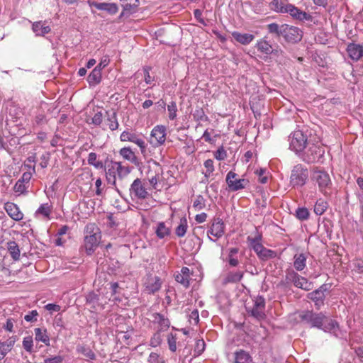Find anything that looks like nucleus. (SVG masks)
Segmentation results:
<instances>
[{
	"label": "nucleus",
	"instance_id": "nucleus-41",
	"mask_svg": "<svg viewBox=\"0 0 363 363\" xmlns=\"http://www.w3.org/2000/svg\"><path fill=\"white\" fill-rule=\"evenodd\" d=\"M155 233L157 238L163 239L170 234V229L166 226L164 222H160L155 229Z\"/></svg>",
	"mask_w": 363,
	"mask_h": 363
},
{
	"label": "nucleus",
	"instance_id": "nucleus-31",
	"mask_svg": "<svg viewBox=\"0 0 363 363\" xmlns=\"http://www.w3.org/2000/svg\"><path fill=\"white\" fill-rule=\"evenodd\" d=\"M111 164H112V169L116 171L119 179L126 177L131 171L128 166H123L120 162L111 161Z\"/></svg>",
	"mask_w": 363,
	"mask_h": 363
},
{
	"label": "nucleus",
	"instance_id": "nucleus-40",
	"mask_svg": "<svg viewBox=\"0 0 363 363\" xmlns=\"http://www.w3.org/2000/svg\"><path fill=\"white\" fill-rule=\"evenodd\" d=\"M99 296L96 293L91 291L86 296V303L91 305V308L93 311H96L98 307L100 306L99 303Z\"/></svg>",
	"mask_w": 363,
	"mask_h": 363
},
{
	"label": "nucleus",
	"instance_id": "nucleus-38",
	"mask_svg": "<svg viewBox=\"0 0 363 363\" xmlns=\"http://www.w3.org/2000/svg\"><path fill=\"white\" fill-rule=\"evenodd\" d=\"M294 267L297 271H302L306 266V256L303 253L294 255Z\"/></svg>",
	"mask_w": 363,
	"mask_h": 363
},
{
	"label": "nucleus",
	"instance_id": "nucleus-4",
	"mask_svg": "<svg viewBox=\"0 0 363 363\" xmlns=\"http://www.w3.org/2000/svg\"><path fill=\"white\" fill-rule=\"evenodd\" d=\"M311 179L318 184L319 190L324 194H327V190L330 189L332 185L329 174L318 167L313 169Z\"/></svg>",
	"mask_w": 363,
	"mask_h": 363
},
{
	"label": "nucleus",
	"instance_id": "nucleus-53",
	"mask_svg": "<svg viewBox=\"0 0 363 363\" xmlns=\"http://www.w3.org/2000/svg\"><path fill=\"white\" fill-rule=\"evenodd\" d=\"M296 216L301 220H305L308 218L309 212L306 208H298L296 211Z\"/></svg>",
	"mask_w": 363,
	"mask_h": 363
},
{
	"label": "nucleus",
	"instance_id": "nucleus-29",
	"mask_svg": "<svg viewBox=\"0 0 363 363\" xmlns=\"http://www.w3.org/2000/svg\"><path fill=\"white\" fill-rule=\"evenodd\" d=\"M286 24L279 25L277 23H272L267 25V32L275 38L283 37Z\"/></svg>",
	"mask_w": 363,
	"mask_h": 363
},
{
	"label": "nucleus",
	"instance_id": "nucleus-39",
	"mask_svg": "<svg viewBox=\"0 0 363 363\" xmlns=\"http://www.w3.org/2000/svg\"><path fill=\"white\" fill-rule=\"evenodd\" d=\"M101 81V71L94 68L87 77V82L90 86L99 84Z\"/></svg>",
	"mask_w": 363,
	"mask_h": 363
},
{
	"label": "nucleus",
	"instance_id": "nucleus-11",
	"mask_svg": "<svg viewBox=\"0 0 363 363\" xmlns=\"http://www.w3.org/2000/svg\"><path fill=\"white\" fill-rule=\"evenodd\" d=\"M225 233V224L223 220L219 218H214L212 220L211 225L207 231L208 237L210 240L215 241V240L212 239L211 235L216 237V238H221Z\"/></svg>",
	"mask_w": 363,
	"mask_h": 363
},
{
	"label": "nucleus",
	"instance_id": "nucleus-18",
	"mask_svg": "<svg viewBox=\"0 0 363 363\" xmlns=\"http://www.w3.org/2000/svg\"><path fill=\"white\" fill-rule=\"evenodd\" d=\"M152 323L157 325V330L164 332L170 327V320L164 314L153 313L152 314Z\"/></svg>",
	"mask_w": 363,
	"mask_h": 363
},
{
	"label": "nucleus",
	"instance_id": "nucleus-10",
	"mask_svg": "<svg viewBox=\"0 0 363 363\" xmlns=\"http://www.w3.org/2000/svg\"><path fill=\"white\" fill-rule=\"evenodd\" d=\"M265 299L263 296H257L255 298L253 307L247 311L249 313L258 320H264L266 318L264 313Z\"/></svg>",
	"mask_w": 363,
	"mask_h": 363
},
{
	"label": "nucleus",
	"instance_id": "nucleus-54",
	"mask_svg": "<svg viewBox=\"0 0 363 363\" xmlns=\"http://www.w3.org/2000/svg\"><path fill=\"white\" fill-rule=\"evenodd\" d=\"M28 187V186H26V184L18 180L13 186V191L19 194H23L27 192Z\"/></svg>",
	"mask_w": 363,
	"mask_h": 363
},
{
	"label": "nucleus",
	"instance_id": "nucleus-43",
	"mask_svg": "<svg viewBox=\"0 0 363 363\" xmlns=\"http://www.w3.org/2000/svg\"><path fill=\"white\" fill-rule=\"evenodd\" d=\"M187 227L186 218L184 217L182 218L179 225L175 229V234L179 238L184 237L186 233Z\"/></svg>",
	"mask_w": 363,
	"mask_h": 363
},
{
	"label": "nucleus",
	"instance_id": "nucleus-24",
	"mask_svg": "<svg viewBox=\"0 0 363 363\" xmlns=\"http://www.w3.org/2000/svg\"><path fill=\"white\" fill-rule=\"evenodd\" d=\"M347 51L349 57L354 61L359 60L363 56V47L358 44H349Z\"/></svg>",
	"mask_w": 363,
	"mask_h": 363
},
{
	"label": "nucleus",
	"instance_id": "nucleus-46",
	"mask_svg": "<svg viewBox=\"0 0 363 363\" xmlns=\"http://www.w3.org/2000/svg\"><path fill=\"white\" fill-rule=\"evenodd\" d=\"M328 203L320 199L317 201L314 206V213L316 215L320 216L325 213L328 208Z\"/></svg>",
	"mask_w": 363,
	"mask_h": 363
},
{
	"label": "nucleus",
	"instance_id": "nucleus-19",
	"mask_svg": "<svg viewBox=\"0 0 363 363\" xmlns=\"http://www.w3.org/2000/svg\"><path fill=\"white\" fill-rule=\"evenodd\" d=\"M253 359L249 352L238 349L233 353V363H252Z\"/></svg>",
	"mask_w": 363,
	"mask_h": 363
},
{
	"label": "nucleus",
	"instance_id": "nucleus-33",
	"mask_svg": "<svg viewBox=\"0 0 363 363\" xmlns=\"http://www.w3.org/2000/svg\"><path fill=\"white\" fill-rule=\"evenodd\" d=\"M120 155L125 159L135 165L139 164V160L130 147L121 148L119 151Z\"/></svg>",
	"mask_w": 363,
	"mask_h": 363
},
{
	"label": "nucleus",
	"instance_id": "nucleus-50",
	"mask_svg": "<svg viewBox=\"0 0 363 363\" xmlns=\"http://www.w3.org/2000/svg\"><path fill=\"white\" fill-rule=\"evenodd\" d=\"M177 335L173 333H169L167 335V343L169 346V349L172 352H175L177 350Z\"/></svg>",
	"mask_w": 363,
	"mask_h": 363
},
{
	"label": "nucleus",
	"instance_id": "nucleus-9",
	"mask_svg": "<svg viewBox=\"0 0 363 363\" xmlns=\"http://www.w3.org/2000/svg\"><path fill=\"white\" fill-rule=\"evenodd\" d=\"M166 138V128L164 125H157L151 131L149 142L153 147L164 144Z\"/></svg>",
	"mask_w": 363,
	"mask_h": 363
},
{
	"label": "nucleus",
	"instance_id": "nucleus-16",
	"mask_svg": "<svg viewBox=\"0 0 363 363\" xmlns=\"http://www.w3.org/2000/svg\"><path fill=\"white\" fill-rule=\"evenodd\" d=\"M152 169L154 172V174L151 175L148 179L150 184L155 189L160 180V177L162 173V168L158 162L153 161L152 164H149L148 165V171L147 172V175L150 174Z\"/></svg>",
	"mask_w": 363,
	"mask_h": 363
},
{
	"label": "nucleus",
	"instance_id": "nucleus-15",
	"mask_svg": "<svg viewBox=\"0 0 363 363\" xmlns=\"http://www.w3.org/2000/svg\"><path fill=\"white\" fill-rule=\"evenodd\" d=\"M284 11L289 13L293 18L300 21H312L313 20V17L311 14L300 10L291 4H286V8Z\"/></svg>",
	"mask_w": 363,
	"mask_h": 363
},
{
	"label": "nucleus",
	"instance_id": "nucleus-44",
	"mask_svg": "<svg viewBox=\"0 0 363 363\" xmlns=\"http://www.w3.org/2000/svg\"><path fill=\"white\" fill-rule=\"evenodd\" d=\"M77 350L78 352L82 354L86 358H89L92 360L96 359L95 353L88 346H84V345L77 346Z\"/></svg>",
	"mask_w": 363,
	"mask_h": 363
},
{
	"label": "nucleus",
	"instance_id": "nucleus-28",
	"mask_svg": "<svg viewBox=\"0 0 363 363\" xmlns=\"http://www.w3.org/2000/svg\"><path fill=\"white\" fill-rule=\"evenodd\" d=\"M244 272L242 271H230L227 273L226 276L223 280V284H228L230 283L235 284L239 282L243 277Z\"/></svg>",
	"mask_w": 363,
	"mask_h": 363
},
{
	"label": "nucleus",
	"instance_id": "nucleus-2",
	"mask_svg": "<svg viewBox=\"0 0 363 363\" xmlns=\"http://www.w3.org/2000/svg\"><path fill=\"white\" fill-rule=\"evenodd\" d=\"M101 233L94 223L86 224L84 229V245L82 247L87 255H91L99 245Z\"/></svg>",
	"mask_w": 363,
	"mask_h": 363
},
{
	"label": "nucleus",
	"instance_id": "nucleus-34",
	"mask_svg": "<svg viewBox=\"0 0 363 363\" xmlns=\"http://www.w3.org/2000/svg\"><path fill=\"white\" fill-rule=\"evenodd\" d=\"M262 236L260 235H257L255 238H247V240L250 243V246L252 249L256 252L258 256L262 250L264 248L263 245L261 243Z\"/></svg>",
	"mask_w": 363,
	"mask_h": 363
},
{
	"label": "nucleus",
	"instance_id": "nucleus-49",
	"mask_svg": "<svg viewBox=\"0 0 363 363\" xmlns=\"http://www.w3.org/2000/svg\"><path fill=\"white\" fill-rule=\"evenodd\" d=\"M270 4L272 10L279 13H286L284 11L286 8V4H283L279 0H273Z\"/></svg>",
	"mask_w": 363,
	"mask_h": 363
},
{
	"label": "nucleus",
	"instance_id": "nucleus-64",
	"mask_svg": "<svg viewBox=\"0 0 363 363\" xmlns=\"http://www.w3.org/2000/svg\"><path fill=\"white\" fill-rule=\"evenodd\" d=\"M205 342L203 339L198 340L196 342L195 352L201 354L205 350Z\"/></svg>",
	"mask_w": 363,
	"mask_h": 363
},
{
	"label": "nucleus",
	"instance_id": "nucleus-47",
	"mask_svg": "<svg viewBox=\"0 0 363 363\" xmlns=\"http://www.w3.org/2000/svg\"><path fill=\"white\" fill-rule=\"evenodd\" d=\"M193 117L196 121H208V117L206 115L203 108L196 109L193 113Z\"/></svg>",
	"mask_w": 363,
	"mask_h": 363
},
{
	"label": "nucleus",
	"instance_id": "nucleus-57",
	"mask_svg": "<svg viewBox=\"0 0 363 363\" xmlns=\"http://www.w3.org/2000/svg\"><path fill=\"white\" fill-rule=\"evenodd\" d=\"M39 315L36 310L29 311L28 314L24 316V319L27 322L35 323L38 320V316Z\"/></svg>",
	"mask_w": 363,
	"mask_h": 363
},
{
	"label": "nucleus",
	"instance_id": "nucleus-30",
	"mask_svg": "<svg viewBox=\"0 0 363 363\" xmlns=\"http://www.w3.org/2000/svg\"><path fill=\"white\" fill-rule=\"evenodd\" d=\"M232 36L237 42L245 45L250 44L255 39L252 34L241 33L238 31L233 32Z\"/></svg>",
	"mask_w": 363,
	"mask_h": 363
},
{
	"label": "nucleus",
	"instance_id": "nucleus-35",
	"mask_svg": "<svg viewBox=\"0 0 363 363\" xmlns=\"http://www.w3.org/2000/svg\"><path fill=\"white\" fill-rule=\"evenodd\" d=\"M35 339L37 342H42L46 346L50 345V337L48 335L46 329L36 328L34 329Z\"/></svg>",
	"mask_w": 363,
	"mask_h": 363
},
{
	"label": "nucleus",
	"instance_id": "nucleus-52",
	"mask_svg": "<svg viewBox=\"0 0 363 363\" xmlns=\"http://www.w3.org/2000/svg\"><path fill=\"white\" fill-rule=\"evenodd\" d=\"M168 117L170 120H174L177 117V107L175 101H171L167 106Z\"/></svg>",
	"mask_w": 363,
	"mask_h": 363
},
{
	"label": "nucleus",
	"instance_id": "nucleus-1",
	"mask_svg": "<svg viewBox=\"0 0 363 363\" xmlns=\"http://www.w3.org/2000/svg\"><path fill=\"white\" fill-rule=\"evenodd\" d=\"M299 318L301 321L309 325L311 328H316L338 337L337 332L340 330L338 323L322 312L314 313L312 311H303L299 313Z\"/></svg>",
	"mask_w": 363,
	"mask_h": 363
},
{
	"label": "nucleus",
	"instance_id": "nucleus-8",
	"mask_svg": "<svg viewBox=\"0 0 363 363\" xmlns=\"http://www.w3.org/2000/svg\"><path fill=\"white\" fill-rule=\"evenodd\" d=\"M238 174L232 171H230L226 176V183L230 191H236L245 188L248 184L249 181L245 179H236Z\"/></svg>",
	"mask_w": 363,
	"mask_h": 363
},
{
	"label": "nucleus",
	"instance_id": "nucleus-48",
	"mask_svg": "<svg viewBox=\"0 0 363 363\" xmlns=\"http://www.w3.org/2000/svg\"><path fill=\"white\" fill-rule=\"evenodd\" d=\"M162 331H160L158 330H157V331L153 334L152 337H151L150 339V345L153 347H156L157 346H159L162 341V335H161V333Z\"/></svg>",
	"mask_w": 363,
	"mask_h": 363
},
{
	"label": "nucleus",
	"instance_id": "nucleus-55",
	"mask_svg": "<svg viewBox=\"0 0 363 363\" xmlns=\"http://www.w3.org/2000/svg\"><path fill=\"white\" fill-rule=\"evenodd\" d=\"M116 171L113 170L112 169V166L110 168H108V171L106 172V179L109 184L116 185Z\"/></svg>",
	"mask_w": 363,
	"mask_h": 363
},
{
	"label": "nucleus",
	"instance_id": "nucleus-26",
	"mask_svg": "<svg viewBox=\"0 0 363 363\" xmlns=\"http://www.w3.org/2000/svg\"><path fill=\"white\" fill-rule=\"evenodd\" d=\"M121 4L123 7L122 15L131 14L137 11L139 6L138 0H121Z\"/></svg>",
	"mask_w": 363,
	"mask_h": 363
},
{
	"label": "nucleus",
	"instance_id": "nucleus-25",
	"mask_svg": "<svg viewBox=\"0 0 363 363\" xmlns=\"http://www.w3.org/2000/svg\"><path fill=\"white\" fill-rule=\"evenodd\" d=\"M48 22L45 21H36L33 23L32 30L38 36H44L50 32L51 28L49 25H47Z\"/></svg>",
	"mask_w": 363,
	"mask_h": 363
},
{
	"label": "nucleus",
	"instance_id": "nucleus-36",
	"mask_svg": "<svg viewBox=\"0 0 363 363\" xmlns=\"http://www.w3.org/2000/svg\"><path fill=\"white\" fill-rule=\"evenodd\" d=\"M52 205L48 203H43L35 212V216H42L45 218H50V213L52 212Z\"/></svg>",
	"mask_w": 363,
	"mask_h": 363
},
{
	"label": "nucleus",
	"instance_id": "nucleus-14",
	"mask_svg": "<svg viewBox=\"0 0 363 363\" xmlns=\"http://www.w3.org/2000/svg\"><path fill=\"white\" fill-rule=\"evenodd\" d=\"M121 141H129L136 144L140 149L142 154L146 152V143L138 135L128 131H123L120 136Z\"/></svg>",
	"mask_w": 363,
	"mask_h": 363
},
{
	"label": "nucleus",
	"instance_id": "nucleus-21",
	"mask_svg": "<svg viewBox=\"0 0 363 363\" xmlns=\"http://www.w3.org/2000/svg\"><path fill=\"white\" fill-rule=\"evenodd\" d=\"M266 38H263L257 40L255 48L259 52L266 55H270L272 54H277L278 52L277 50L273 49L272 45L267 41Z\"/></svg>",
	"mask_w": 363,
	"mask_h": 363
},
{
	"label": "nucleus",
	"instance_id": "nucleus-45",
	"mask_svg": "<svg viewBox=\"0 0 363 363\" xmlns=\"http://www.w3.org/2000/svg\"><path fill=\"white\" fill-rule=\"evenodd\" d=\"M277 257V252L270 249H267L264 247V248L262 250V252L258 255V257L263 261H267L269 259H272Z\"/></svg>",
	"mask_w": 363,
	"mask_h": 363
},
{
	"label": "nucleus",
	"instance_id": "nucleus-12",
	"mask_svg": "<svg viewBox=\"0 0 363 363\" xmlns=\"http://www.w3.org/2000/svg\"><path fill=\"white\" fill-rule=\"evenodd\" d=\"M130 194L131 196H134L138 199H146L149 194L143 184V182L140 179H135L130 187Z\"/></svg>",
	"mask_w": 363,
	"mask_h": 363
},
{
	"label": "nucleus",
	"instance_id": "nucleus-20",
	"mask_svg": "<svg viewBox=\"0 0 363 363\" xmlns=\"http://www.w3.org/2000/svg\"><path fill=\"white\" fill-rule=\"evenodd\" d=\"M89 4L90 6H94L98 10L106 11L111 15L116 14L118 11V7L115 3H98L96 1H89Z\"/></svg>",
	"mask_w": 363,
	"mask_h": 363
},
{
	"label": "nucleus",
	"instance_id": "nucleus-27",
	"mask_svg": "<svg viewBox=\"0 0 363 363\" xmlns=\"http://www.w3.org/2000/svg\"><path fill=\"white\" fill-rule=\"evenodd\" d=\"M307 297L314 303L315 307L318 310H319L324 305L325 295L321 294L317 290L308 293Z\"/></svg>",
	"mask_w": 363,
	"mask_h": 363
},
{
	"label": "nucleus",
	"instance_id": "nucleus-63",
	"mask_svg": "<svg viewBox=\"0 0 363 363\" xmlns=\"http://www.w3.org/2000/svg\"><path fill=\"white\" fill-rule=\"evenodd\" d=\"M103 121V114L101 111H99L94 114L91 119V123L95 125H100Z\"/></svg>",
	"mask_w": 363,
	"mask_h": 363
},
{
	"label": "nucleus",
	"instance_id": "nucleus-32",
	"mask_svg": "<svg viewBox=\"0 0 363 363\" xmlns=\"http://www.w3.org/2000/svg\"><path fill=\"white\" fill-rule=\"evenodd\" d=\"M7 250L11 257V258L17 261L20 259V248L18 245L14 240H10L6 242Z\"/></svg>",
	"mask_w": 363,
	"mask_h": 363
},
{
	"label": "nucleus",
	"instance_id": "nucleus-61",
	"mask_svg": "<svg viewBox=\"0 0 363 363\" xmlns=\"http://www.w3.org/2000/svg\"><path fill=\"white\" fill-rule=\"evenodd\" d=\"M214 157L216 160L220 161L224 160L227 157L226 151L224 150L223 147H219L215 152Z\"/></svg>",
	"mask_w": 363,
	"mask_h": 363
},
{
	"label": "nucleus",
	"instance_id": "nucleus-60",
	"mask_svg": "<svg viewBox=\"0 0 363 363\" xmlns=\"http://www.w3.org/2000/svg\"><path fill=\"white\" fill-rule=\"evenodd\" d=\"M175 280L186 288L189 287V279L188 277H185L184 275L182 274L181 273L175 275Z\"/></svg>",
	"mask_w": 363,
	"mask_h": 363
},
{
	"label": "nucleus",
	"instance_id": "nucleus-56",
	"mask_svg": "<svg viewBox=\"0 0 363 363\" xmlns=\"http://www.w3.org/2000/svg\"><path fill=\"white\" fill-rule=\"evenodd\" d=\"M148 363H164L163 357L155 352H151L147 359Z\"/></svg>",
	"mask_w": 363,
	"mask_h": 363
},
{
	"label": "nucleus",
	"instance_id": "nucleus-58",
	"mask_svg": "<svg viewBox=\"0 0 363 363\" xmlns=\"http://www.w3.org/2000/svg\"><path fill=\"white\" fill-rule=\"evenodd\" d=\"M194 208L197 211H200L205 207V199L201 195L198 196L196 200L194 201Z\"/></svg>",
	"mask_w": 363,
	"mask_h": 363
},
{
	"label": "nucleus",
	"instance_id": "nucleus-6",
	"mask_svg": "<svg viewBox=\"0 0 363 363\" xmlns=\"http://www.w3.org/2000/svg\"><path fill=\"white\" fill-rule=\"evenodd\" d=\"M307 137L303 133L297 130L289 136V147L291 150L298 153L306 147Z\"/></svg>",
	"mask_w": 363,
	"mask_h": 363
},
{
	"label": "nucleus",
	"instance_id": "nucleus-23",
	"mask_svg": "<svg viewBox=\"0 0 363 363\" xmlns=\"http://www.w3.org/2000/svg\"><path fill=\"white\" fill-rule=\"evenodd\" d=\"M161 281L158 277H152L150 276L147 278V280L145 283V289L150 294H154L156 291H158L161 288Z\"/></svg>",
	"mask_w": 363,
	"mask_h": 363
},
{
	"label": "nucleus",
	"instance_id": "nucleus-5",
	"mask_svg": "<svg viewBox=\"0 0 363 363\" xmlns=\"http://www.w3.org/2000/svg\"><path fill=\"white\" fill-rule=\"evenodd\" d=\"M325 150L323 147L315 144L309 145L307 150L303 153L301 159L303 162L311 164L321 162Z\"/></svg>",
	"mask_w": 363,
	"mask_h": 363
},
{
	"label": "nucleus",
	"instance_id": "nucleus-37",
	"mask_svg": "<svg viewBox=\"0 0 363 363\" xmlns=\"http://www.w3.org/2000/svg\"><path fill=\"white\" fill-rule=\"evenodd\" d=\"M107 118L106 119V124L108 127V128L111 130H117L118 128V122L117 119V115L116 112H112L110 113L109 112H106Z\"/></svg>",
	"mask_w": 363,
	"mask_h": 363
},
{
	"label": "nucleus",
	"instance_id": "nucleus-17",
	"mask_svg": "<svg viewBox=\"0 0 363 363\" xmlns=\"http://www.w3.org/2000/svg\"><path fill=\"white\" fill-rule=\"evenodd\" d=\"M4 208L13 220L20 221L23 218V213L20 211L17 204L13 202H6L4 204Z\"/></svg>",
	"mask_w": 363,
	"mask_h": 363
},
{
	"label": "nucleus",
	"instance_id": "nucleus-59",
	"mask_svg": "<svg viewBox=\"0 0 363 363\" xmlns=\"http://www.w3.org/2000/svg\"><path fill=\"white\" fill-rule=\"evenodd\" d=\"M204 167L206 169V172L205 173V177H208L209 175L213 173L214 171V165L213 161L211 159L206 160L203 164Z\"/></svg>",
	"mask_w": 363,
	"mask_h": 363
},
{
	"label": "nucleus",
	"instance_id": "nucleus-13",
	"mask_svg": "<svg viewBox=\"0 0 363 363\" xmlns=\"http://www.w3.org/2000/svg\"><path fill=\"white\" fill-rule=\"evenodd\" d=\"M287 278L289 279L296 287L300 288L305 291H310L313 289V284L308 281L307 279L300 276L294 271L288 273Z\"/></svg>",
	"mask_w": 363,
	"mask_h": 363
},
{
	"label": "nucleus",
	"instance_id": "nucleus-42",
	"mask_svg": "<svg viewBox=\"0 0 363 363\" xmlns=\"http://www.w3.org/2000/svg\"><path fill=\"white\" fill-rule=\"evenodd\" d=\"M87 162L89 164L99 169H104L105 167L102 161L98 160V155L95 152H90L89 154Z\"/></svg>",
	"mask_w": 363,
	"mask_h": 363
},
{
	"label": "nucleus",
	"instance_id": "nucleus-3",
	"mask_svg": "<svg viewBox=\"0 0 363 363\" xmlns=\"http://www.w3.org/2000/svg\"><path fill=\"white\" fill-rule=\"evenodd\" d=\"M308 169L302 164H297L293 167L290 175V185L293 188L303 186L308 180Z\"/></svg>",
	"mask_w": 363,
	"mask_h": 363
},
{
	"label": "nucleus",
	"instance_id": "nucleus-62",
	"mask_svg": "<svg viewBox=\"0 0 363 363\" xmlns=\"http://www.w3.org/2000/svg\"><path fill=\"white\" fill-rule=\"evenodd\" d=\"M151 70L150 67H143V72H144V77H145V82L146 84H150L154 81V78L152 77L150 74V71Z\"/></svg>",
	"mask_w": 363,
	"mask_h": 363
},
{
	"label": "nucleus",
	"instance_id": "nucleus-51",
	"mask_svg": "<svg viewBox=\"0 0 363 363\" xmlns=\"http://www.w3.org/2000/svg\"><path fill=\"white\" fill-rule=\"evenodd\" d=\"M23 347L25 350L29 353L33 352V340L31 336H28L23 340Z\"/></svg>",
	"mask_w": 363,
	"mask_h": 363
},
{
	"label": "nucleus",
	"instance_id": "nucleus-7",
	"mask_svg": "<svg viewBox=\"0 0 363 363\" xmlns=\"http://www.w3.org/2000/svg\"><path fill=\"white\" fill-rule=\"evenodd\" d=\"M283 38L287 43H297L303 38V31L298 27L286 24Z\"/></svg>",
	"mask_w": 363,
	"mask_h": 363
},
{
	"label": "nucleus",
	"instance_id": "nucleus-22",
	"mask_svg": "<svg viewBox=\"0 0 363 363\" xmlns=\"http://www.w3.org/2000/svg\"><path fill=\"white\" fill-rule=\"evenodd\" d=\"M16 341V336L10 337L6 341H0V361L4 359L6 354L11 351Z\"/></svg>",
	"mask_w": 363,
	"mask_h": 363
}]
</instances>
